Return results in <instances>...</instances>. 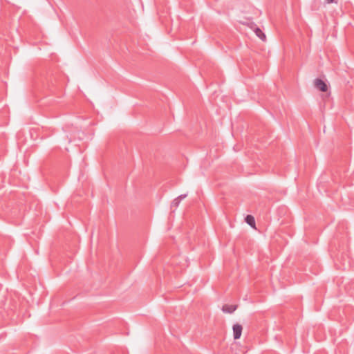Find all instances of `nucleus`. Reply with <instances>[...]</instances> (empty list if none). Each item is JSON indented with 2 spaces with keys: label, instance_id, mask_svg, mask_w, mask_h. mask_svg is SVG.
Segmentation results:
<instances>
[{
  "label": "nucleus",
  "instance_id": "6",
  "mask_svg": "<svg viewBox=\"0 0 354 354\" xmlns=\"http://www.w3.org/2000/svg\"><path fill=\"white\" fill-rule=\"evenodd\" d=\"M180 201L178 198H176L173 201H172V203H171V206L172 207H177L179 204H180Z\"/></svg>",
  "mask_w": 354,
  "mask_h": 354
},
{
  "label": "nucleus",
  "instance_id": "1",
  "mask_svg": "<svg viewBox=\"0 0 354 354\" xmlns=\"http://www.w3.org/2000/svg\"><path fill=\"white\" fill-rule=\"evenodd\" d=\"M314 85L316 88L322 92L328 91V85L321 79L317 78L314 80Z\"/></svg>",
  "mask_w": 354,
  "mask_h": 354
},
{
  "label": "nucleus",
  "instance_id": "7",
  "mask_svg": "<svg viewBox=\"0 0 354 354\" xmlns=\"http://www.w3.org/2000/svg\"><path fill=\"white\" fill-rule=\"evenodd\" d=\"M186 197H187V194H181L179 196H178L177 198H178L179 201H180L181 200L185 198Z\"/></svg>",
  "mask_w": 354,
  "mask_h": 354
},
{
  "label": "nucleus",
  "instance_id": "4",
  "mask_svg": "<svg viewBox=\"0 0 354 354\" xmlns=\"http://www.w3.org/2000/svg\"><path fill=\"white\" fill-rule=\"evenodd\" d=\"M237 308V305H228L225 304L223 306L222 310L226 313H232Z\"/></svg>",
  "mask_w": 354,
  "mask_h": 354
},
{
  "label": "nucleus",
  "instance_id": "2",
  "mask_svg": "<svg viewBox=\"0 0 354 354\" xmlns=\"http://www.w3.org/2000/svg\"><path fill=\"white\" fill-rule=\"evenodd\" d=\"M250 28H252L256 34V35L262 41H266V35L263 32V31L257 26L253 22L250 24Z\"/></svg>",
  "mask_w": 354,
  "mask_h": 354
},
{
  "label": "nucleus",
  "instance_id": "3",
  "mask_svg": "<svg viewBox=\"0 0 354 354\" xmlns=\"http://www.w3.org/2000/svg\"><path fill=\"white\" fill-rule=\"evenodd\" d=\"M233 337L234 339H238L241 337L243 330V327L239 324H235L232 327Z\"/></svg>",
  "mask_w": 354,
  "mask_h": 354
},
{
  "label": "nucleus",
  "instance_id": "5",
  "mask_svg": "<svg viewBox=\"0 0 354 354\" xmlns=\"http://www.w3.org/2000/svg\"><path fill=\"white\" fill-rule=\"evenodd\" d=\"M245 222L252 227H255V219L252 215H247L245 218Z\"/></svg>",
  "mask_w": 354,
  "mask_h": 354
},
{
  "label": "nucleus",
  "instance_id": "8",
  "mask_svg": "<svg viewBox=\"0 0 354 354\" xmlns=\"http://www.w3.org/2000/svg\"><path fill=\"white\" fill-rule=\"evenodd\" d=\"M328 3H330L334 1V0H326Z\"/></svg>",
  "mask_w": 354,
  "mask_h": 354
}]
</instances>
